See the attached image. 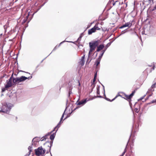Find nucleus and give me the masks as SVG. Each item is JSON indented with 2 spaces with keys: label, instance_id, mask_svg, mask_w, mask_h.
Returning <instances> with one entry per match:
<instances>
[{
  "label": "nucleus",
  "instance_id": "obj_18",
  "mask_svg": "<svg viewBox=\"0 0 156 156\" xmlns=\"http://www.w3.org/2000/svg\"><path fill=\"white\" fill-rule=\"evenodd\" d=\"M64 41H63V42H61V43H60V44H59L58 46H56L55 47V48H54V49H53V50H55V49H56V48H58L60 46V45L63 42H64Z\"/></svg>",
  "mask_w": 156,
  "mask_h": 156
},
{
  "label": "nucleus",
  "instance_id": "obj_44",
  "mask_svg": "<svg viewBox=\"0 0 156 156\" xmlns=\"http://www.w3.org/2000/svg\"><path fill=\"white\" fill-rule=\"evenodd\" d=\"M69 42H72L71 41H68Z\"/></svg>",
  "mask_w": 156,
  "mask_h": 156
},
{
  "label": "nucleus",
  "instance_id": "obj_23",
  "mask_svg": "<svg viewBox=\"0 0 156 156\" xmlns=\"http://www.w3.org/2000/svg\"><path fill=\"white\" fill-rule=\"evenodd\" d=\"M78 86H79L80 87H79L78 88V89L79 90H80L81 89V87H80V83L79 81H78Z\"/></svg>",
  "mask_w": 156,
  "mask_h": 156
},
{
  "label": "nucleus",
  "instance_id": "obj_27",
  "mask_svg": "<svg viewBox=\"0 0 156 156\" xmlns=\"http://www.w3.org/2000/svg\"><path fill=\"white\" fill-rule=\"evenodd\" d=\"M37 138H36V137H35L34 138L33 140H32V141H35L36 140H37Z\"/></svg>",
  "mask_w": 156,
  "mask_h": 156
},
{
  "label": "nucleus",
  "instance_id": "obj_5",
  "mask_svg": "<svg viewBox=\"0 0 156 156\" xmlns=\"http://www.w3.org/2000/svg\"><path fill=\"white\" fill-rule=\"evenodd\" d=\"M89 101V100H87V99H84L79 102L77 101L76 103L77 105H84L87 101Z\"/></svg>",
  "mask_w": 156,
  "mask_h": 156
},
{
  "label": "nucleus",
  "instance_id": "obj_36",
  "mask_svg": "<svg viewBox=\"0 0 156 156\" xmlns=\"http://www.w3.org/2000/svg\"><path fill=\"white\" fill-rule=\"evenodd\" d=\"M107 47L106 48V49H104V50H103L102 51H105H105L106 50V49H107Z\"/></svg>",
  "mask_w": 156,
  "mask_h": 156
},
{
  "label": "nucleus",
  "instance_id": "obj_16",
  "mask_svg": "<svg viewBox=\"0 0 156 156\" xmlns=\"http://www.w3.org/2000/svg\"><path fill=\"white\" fill-rule=\"evenodd\" d=\"M125 98L128 101L130 100L131 99L129 95H125Z\"/></svg>",
  "mask_w": 156,
  "mask_h": 156
},
{
  "label": "nucleus",
  "instance_id": "obj_29",
  "mask_svg": "<svg viewBox=\"0 0 156 156\" xmlns=\"http://www.w3.org/2000/svg\"><path fill=\"white\" fill-rule=\"evenodd\" d=\"M155 102H156V101L155 100H153V101H152L150 103H154Z\"/></svg>",
  "mask_w": 156,
  "mask_h": 156
},
{
  "label": "nucleus",
  "instance_id": "obj_17",
  "mask_svg": "<svg viewBox=\"0 0 156 156\" xmlns=\"http://www.w3.org/2000/svg\"><path fill=\"white\" fill-rule=\"evenodd\" d=\"M28 149L29 151L28 155H29L32 151V146H29L28 148Z\"/></svg>",
  "mask_w": 156,
  "mask_h": 156
},
{
  "label": "nucleus",
  "instance_id": "obj_13",
  "mask_svg": "<svg viewBox=\"0 0 156 156\" xmlns=\"http://www.w3.org/2000/svg\"><path fill=\"white\" fill-rule=\"evenodd\" d=\"M85 57V55H84L82 57V58L81 59L80 62L82 64V65H83L84 64V58Z\"/></svg>",
  "mask_w": 156,
  "mask_h": 156
},
{
  "label": "nucleus",
  "instance_id": "obj_1",
  "mask_svg": "<svg viewBox=\"0 0 156 156\" xmlns=\"http://www.w3.org/2000/svg\"><path fill=\"white\" fill-rule=\"evenodd\" d=\"M32 76H31L28 77H26L24 76H22L20 77L16 78H13L12 79V81L15 84H21L20 83L24 81L27 79H30L32 78Z\"/></svg>",
  "mask_w": 156,
  "mask_h": 156
},
{
  "label": "nucleus",
  "instance_id": "obj_32",
  "mask_svg": "<svg viewBox=\"0 0 156 156\" xmlns=\"http://www.w3.org/2000/svg\"><path fill=\"white\" fill-rule=\"evenodd\" d=\"M96 76H97V73L94 75V78H96Z\"/></svg>",
  "mask_w": 156,
  "mask_h": 156
},
{
  "label": "nucleus",
  "instance_id": "obj_7",
  "mask_svg": "<svg viewBox=\"0 0 156 156\" xmlns=\"http://www.w3.org/2000/svg\"><path fill=\"white\" fill-rule=\"evenodd\" d=\"M65 111H64V112L63 113V114L62 115V116L61 118V119H60V121L58 123V125L57 126H56L55 128H54V130H56V132L58 130V128L60 126V123H61L62 122H61V121L62 120V119L63 117H64V114L65 113Z\"/></svg>",
  "mask_w": 156,
  "mask_h": 156
},
{
  "label": "nucleus",
  "instance_id": "obj_8",
  "mask_svg": "<svg viewBox=\"0 0 156 156\" xmlns=\"http://www.w3.org/2000/svg\"><path fill=\"white\" fill-rule=\"evenodd\" d=\"M99 43V41H93L92 42H90L89 44L91 45L92 46L96 48L97 47Z\"/></svg>",
  "mask_w": 156,
  "mask_h": 156
},
{
  "label": "nucleus",
  "instance_id": "obj_35",
  "mask_svg": "<svg viewBox=\"0 0 156 156\" xmlns=\"http://www.w3.org/2000/svg\"><path fill=\"white\" fill-rule=\"evenodd\" d=\"M106 99L108 101H110V100L109 99H108V98H106Z\"/></svg>",
  "mask_w": 156,
  "mask_h": 156
},
{
  "label": "nucleus",
  "instance_id": "obj_15",
  "mask_svg": "<svg viewBox=\"0 0 156 156\" xmlns=\"http://www.w3.org/2000/svg\"><path fill=\"white\" fill-rule=\"evenodd\" d=\"M105 52V51H102V53L99 56L98 59L99 60H101V59L104 53Z\"/></svg>",
  "mask_w": 156,
  "mask_h": 156
},
{
  "label": "nucleus",
  "instance_id": "obj_6",
  "mask_svg": "<svg viewBox=\"0 0 156 156\" xmlns=\"http://www.w3.org/2000/svg\"><path fill=\"white\" fill-rule=\"evenodd\" d=\"M12 76H11L9 79L8 81L7 82L6 86V87L9 88V87H11L12 85Z\"/></svg>",
  "mask_w": 156,
  "mask_h": 156
},
{
  "label": "nucleus",
  "instance_id": "obj_38",
  "mask_svg": "<svg viewBox=\"0 0 156 156\" xmlns=\"http://www.w3.org/2000/svg\"><path fill=\"white\" fill-rule=\"evenodd\" d=\"M125 153V151L123 153V154H124Z\"/></svg>",
  "mask_w": 156,
  "mask_h": 156
},
{
  "label": "nucleus",
  "instance_id": "obj_37",
  "mask_svg": "<svg viewBox=\"0 0 156 156\" xmlns=\"http://www.w3.org/2000/svg\"><path fill=\"white\" fill-rule=\"evenodd\" d=\"M154 8L155 9H156V5L154 7Z\"/></svg>",
  "mask_w": 156,
  "mask_h": 156
},
{
  "label": "nucleus",
  "instance_id": "obj_40",
  "mask_svg": "<svg viewBox=\"0 0 156 156\" xmlns=\"http://www.w3.org/2000/svg\"><path fill=\"white\" fill-rule=\"evenodd\" d=\"M122 34L124 33V32H123V31H122Z\"/></svg>",
  "mask_w": 156,
  "mask_h": 156
},
{
  "label": "nucleus",
  "instance_id": "obj_21",
  "mask_svg": "<svg viewBox=\"0 0 156 156\" xmlns=\"http://www.w3.org/2000/svg\"><path fill=\"white\" fill-rule=\"evenodd\" d=\"M135 92V91H133V92L130 94L129 95V96L131 99L132 98L133 96L134 95V94Z\"/></svg>",
  "mask_w": 156,
  "mask_h": 156
},
{
  "label": "nucleus",
  "instance_id": "obj_39",
  "mask_svg": "<svg viewBox=\"0 0 156 156\" xmlns=\"http://www.w3.org/2000/svg\"><path fill=\"white\" fill-rule=\"evenodd\" d=\"M29 155H28H28H25V156H29Z\"/></svg>",
  "mask_w": 156,
  "mask_h": 156
},
{
  "label": "nucleus",
  "instance_id": "obj_42",
  "mask_svg": "<svg viewBox=\"0 0 156 156\" xmlns=\"http://www.w3.org/2000/svg\"><path fill=\"white\" fill-rule=\"evenodd\" d=\"M27 73H29V74H30V73H28V72H27Z\"/></svg>",
  "mask_w": 156,
  "mask_h": 156
},
{
  "label": "nucleus",
  "instance_id": "obj_34",
  "mask_svg": "<svg viewBox=\"0 0 156 156\" xmlns=\"http://www.w3.org/2000/svg\"><path fill=\"white\" fill-rule=\"evenodd\" d=\"M149 2H151V1H152V2H153V0H149Z\"/></svg>",
  "mask_w": 156,
  "mask_h": 156
},
{
  "label": "nucleus",
  "instance_id": "obj_3",
  "mask_svg": "<svg viewBox=\"0 0 156 156\" xmlns=\"http://www.w3.org/2000/svg\"><path fill=\"white\" fill-rule=\"evenodd\" d=\"M36 154L38 156H41L43 155L45 152V150L43 149L41 147H39L37 149H36Z\"/></svg>",
  "mask_w": 156,
  "mask_h": 156
},
{
  "label": "nucleus",
  "instance_id": "obj_9",
  "mask_svg": "<svg viewBox=\"0 0 156 156\" xmlns=\"http://www.w3.org/2000/svg\"><path fill=\"white\" fill-rule=\"evenodd\" d=\"M132 22H129L126 23H125V24L123 25L122 26H121L120 27V29H122L123 28L126 27H130L132 26Z\"/></svg>",
  "mask_w": 156,
  "mask_h": 156
},
{
  "label": "nucleus",
  "instance_id": "obj_43",
  "mask_svg": "<svg viewBox=\"0 0 156 156\" xmlns=\"http://www.w3.org/2000/svg\"><path fill=\"white\" fill-rule=\"evenodd\" d=\"M98 97H101V96H99H99H98Z\"/></svg>",
  "mask_w": 156,
  "mask_h": 156
},
{
  "label": "nucleus",
  "instance_id": "obj_20",
  "mask_svg": "<svg viewBox=\"0 0 156 156\" xmlns=\"http://www.w3.org/2000/svg\"><path fill=\"white\" fill-rule=\"evenodd\" d=\"M8 88V87H6V86H5V87L4 88H3L2 89V92H4L7 89V88Z\"/></svg>",
  "mask_w": 156,
  "mask_h": 156
},
{
  "label": "nucleus",
  "instance_id": "obj_12",
  "mask_svg": "<svg viewBox=\"0 0 156 156\" xmlns=\"http://www.w3.org/2000/svg\"><path fill=\"white\" fill-rule=\"evenodd\" d=\"M50 133H48L47 134L45 135L41 139V141H42L45 140L48 137V136L50 135Z\"/></svg>",
  "mask_w": 156,
  "mask_h": 156
},
{
  "label": "nucleus",
  "instance_id": "obj_30",
  "mask_svg": "<svg viewBox=\"0 0 156 156\" xmlns=\"http://www.w3.org/2000/svg\"><path fill=\"white\" fill-rule=\"evenodd\" d=\"M72 93L71 91L70 90H69V96Z\"/></svg>",
  "mask_w": 156,
  "mask_h": 156
},
{
  "label": "nucleus",
  "instance_id": "obj_24",
  "mask_svg": "<svg viewBox=\"0 0 156 156\" xmlns=\"http://www.w3.org/2000/svg\"><path fill=\"white\" fill-rule=\"evenodd\" d=\"M155 83L152 85L151 87L152 88H154L155 87V85H156V82H154Z\"/></svg>",
  "mask_w": 156,
  "mask_h": 156
},
{
  "label": "nucleus",
  "instance_id": "obj_2",
  "mask_svg": "<svg viewBox=\"0 0 156 156\" xmlns=\"http://www.w3.org/2000/svg\"><path fill=\"white\" fill-rule=\"evenodd\" d=\"M11 105L10 104H5L2 106V110L0 112H2L6 113H8L11 109Z\"/></svg>",
  "mask_w": 156,
  "mask_h": 156
},
{
  "label": "nucleus",
  "instance_id": "obj_11",
  "mask_svg": "<svg viewBox=\"0 0 156 156\" xmlns=\"http://www.w3.org/2000/svg\"><path fill=\"white\" fill-rule=\"evenodd\" d=\"M104 48V45L103 44H100L99 45V46L98 47V48L97 50V51H99L101 50H102L103 48Z\"/></svg>",
  "mask_w": 156,
  "mask_h": 156
},
{
  "label": "nucleus",
  "instance_id": "obj_25",
  "mask_svg": "<svg viewBox=\"0 0 156 156\" xmlns=\"http://www.w3.org/2000/svg\"><path fill=\"white\" fill-rule=\"evenodd\" d=\"M52 142H51V143H50V144H51V145H50V146L49 147V145H48V147H49V150H50V149H51V146H52Z\"/></svg>",
  "mask_w": 156,
  "mask_h": 156
},
{
  "label": "nucleus",
  "instance_id": "obj_19",
  "mask_svg": "<svg viewBox=\"0 0 156 156\" xmlns=\"http://www.w3.org/2000/svg\"><path fill=\"white\" fill-rule=\"evenodd\" d=\"M101 60L98 59L97 61L96 62V66H98L100 63Z\"/></svg>",
  "mask_w": 156,
  "mask_h": 156
},
{
  "label": "nucleus",
  "instance_id": "obj_41",
  "mask_svg": "<svg viewBox=\"0 0 156 156\" xmlns=\"http://www.w3.org/2000/svg\"><path fill=\"white\" fill-rule=\"evenodd\" d=\"M151 95V94L149 96V97H150Z\"/></svg>",
  "mask_w": 156,
  "mask_h": 156
},
{
  "label": "nucleus",
  "instance_id": "obj_45",
  "mask_svg": "<svg viewBox=\"0 0 156 156\" xmlns=\"http://www.w3.org/2000/svg\"><path fill=\"white\" fill-rule=\"evenodd\" d=\"M148 92V91H147V93Z\"/></svg>",
  "mask_w": 156,
  "mask_h": 156
},
{
  "label": "nucleus",
  "instance_id": "obj_10",
  "mask_svg": "<svg viewBox=\"0 0 156 156\" xmlns=\"http://www.w3.org/2000/svg\"><path fill=\"white\" fill-rule=\"evenodd\" d=\"M89 45L90 49L88 53V57H89V56L91 55V53L95 50V48H96L89 44Z\"/></svg>",
  "mask_w": 156,
  "mask_h": 156
},
{
  "label": "nucleus",
  "instance_id": "obj_22",
  "mask_svg": "<svg viewBox=\"0 0 156 156\" xmlns=\"http://www.w3.org/2000/svg\"><path fill=\"white\" fill-rule=\"evenodd\" d=\"M97 94H100V91H99V87L97 88Z\"/></svg>",
  "mask_w": 156,
  "mask_h": 156
},
{
  "label": "nucleus",
  "instance_id": "obj_4",
  "mask_svg": "<svg viewBox=\"0 0 156 156\" xmlns=\"http://www.w3.org/2000/svg\"><path fill=\"white\" fill-rule=\"evenodd\" d=\"M98 23H96L93 28L89 30L88 31V34H91L95 32L96 30H100L101 28L98 27Z\"/></svg>",
  "mask_w": 156,
  "mask_h": 156
},
{
  "label": "nucleus",
  "instance_id": "obj_28",
  "mask_svg": "<svg viewBox=\"0 0 156 156\" xmlns=\"http://www.w3.org/2000/svg\"><path fill=\"white\" fill-rule=\"evenodd\" d=\"M82 37V36L81 35L80 36V37H79L78 38V39L77 41H78L80 40V39Z\"/></svg>",
  "mask_w": 156,
  "mask_h": 156
},
{
  "label": "nucleus",
  "instance_id": "obj_26",
  "mask_svg": "<svg viewBox=\"0 0 156 156\" xmlns=\"http://www.w3.org/2000/svg\"><path fill=\"white\" fill-rule=\"evenodd\" d=\"M145 96H146V95H145L143 97H141L140 98V100H142L144 98V97Z\"/></svg>",
  "mask_w": 156,
  "mask_h": 156
},
{
  "label": "nucleus",
  "instance_id": "obj_31",
  "mask_svg": "<svg viewBox=\"0 0 156 156\" xmlns=\"http://www.w3.org/2000/svg\"><path fill=\"white\" fill-rule=\"evenodd\" d=\"M117 97V96H116L115 97V98H113L112 100V101H113V100H114Z\"/></svg>",
  "mask_w": 156,
  "mask_h": 156
},
{
  "label": "nucleus",
  "instance_id": "obj_14",
  "mask_svg": "<svg viewBox=\"0 0 156 156\" xmlns=\"http://www.w3.org/2000/svg\"><path fill=\"white\" fill-rule=\"evenodd\" d=\"M55 133H53L50 135V138L51 140H54L55 137Z\"/></svg>",
  "mask_w": 156,
  "mask_h": 156
},
{
  "label": "nucleus",
  "instance_id": "obj_33",
  "mask_svg": "<svg viewBox=\"0 0 156 156\" xmlns=\"http://www.w3.org/2000/svg\"><path fill=\"white\" fill-rule=\"evenodd\" d=\"M96 80V78H94V80H93V82H94Z\"/></svg>",
  "mask_w": 156,
  "mask_h": 156
}]
</instances>
